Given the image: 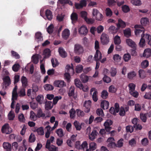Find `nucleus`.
<instances>
[{
	"label": "nucleus",
	"mask_w": 151,
	"mask_h": 151,
	"mask_svg": "<svg viewBox=\"0 0 151 151\" xmlns=\"http://www.w3.org/2000/svg\"><path fill=\"white\" fill-rule=\"evenodd\" d=\"M53 84L55 86L59 88H62L66 86L64 81L60 80H55Z\"/></svg>",
	"instance_id": "12"
},
{
	"label": "nucleus",
	"mask_w": 151,
	"mask_h": 151,
	"mask_svg": "<svg viewBox=\"0 0 151 151\" xmlns=\"http://www.w3.org/2000/svg\"><path fill=\"white\" fill-rule=\"evenodd\" d=\"M79 33L81 35H86L88 32L87 28L85 26H82L78 30Z\"/></svg>",
	"instance_id": "18"
},
{
	"label": "nucleus",
	"mask_w": 151,
	"mask_h": 151,
	"mask_svg": "<svg viewBox=\"0 0 151 151\" xmlns=\"http://www.w3.org/2000/svg\"><path fill=\"white\" fill-rule=\"evenodd\" d=\"M96 148V144L94 142H92L89 144V149L91 150H94Z\"/></svg>",
	"instance_id": "51"
},
{
	"label": "nucleus",
	"mask_w": 151,
	"mask_h": 151,
	"mask_svg": "<svg viewBox=\"0 0 151 151\" xmlns=\"http://www.w3.org/2000/svg\"><path fill=\"white\" fill-rule=\"evenodd\" d=\"M140 22L142 26H146L149 23L148 19L146 17L142 18Z\"/></svg>",
	"instance_id": "33"
},
{
	"label": "nucleus",
	"mask_w": 151,
	"mask_h": 151,
	"mask_svg": "<svg viewBox=\"0 0 151 151\" xmlns=\"http://www.w3.org/2000/svg\"><path fill=\"white\" fill-rule=\"evenodd\" d=\"M70 31L68 29H66L62 32V37L65 40H67L70 35Z\"/></svg>",
	"instance_id": "22"
},
{
	"label": "nucleus",
	"mask_w": 151,
	"mask_h": 151,
	"mask_svg": "<svg viewBox=\"0 0 151 151\" xmlns=\"http://www.w3.org/2000/svg\"><path fill=\"white\" fill-rule=\"evenodd\" d=\"M56 132L58 136L60 137H62L64 135L63 130L62 129H57Z\"/></svg>",
	"instance_id": "53"
},
{
	"label": "nucleus",
	"mask_w": 151,
	"mask_h": 151,
	"mask_svg": "<svg viewBox=\"0 0 151 151\" xmlns=\"http://www.w3.org/2000/svg\"><path fill=\"white\" fill-rule=\"evenodd\" d=\"M121 42L120 37L118 35H116L114 38V43L115 45L120 44Z\"/></svg>",
	"instance_id": "49"
},
{
	"label": "nucleus",
	"mask_w": 151,
	"mask_h": 151,
	"mask_svg": "<svg viewBox=\"0 0 151 151\" xmlns=\"http://www.w3.org/2000/svg\"><path fill=\"white\" fill-rule=\"evenodd\" d=\"M122 9L123 11L125 13H127L130 11V9L129 6L126 5L122 6Z\"/></svg>",
	"instance_id": "56"
},
{
	"label": "nucleus",
	"mask_w": 151,
	"mask_h": 151,
	"mask_svg": "<svg viewBox=\"0 0 151 151\" xmlns=\"http://www.w3.org/2000/svg\"><path fill=\"white\" fill-rule=\"evenodd\" d=\"M75 89V88L74 86H71L69 90L68 94L69 97H72L74 99H76L77 98V96L76 95H75L74 93Z\"/></svg>",
	"instance_id": "17"
},
{
	"label": "nucleus",
	"mask_w": 151,
	"mask_h": 151,
	"mask_svg": "<svg viewBox=\"0 0 151 151\" xmlns=\"http://www.w3.org/2000/svg\"><path fill=\"white\" fill-rule=\"evenodd\" d=\"M144 37H142L139 43V45L140 47H143L145 46V41L143 38Z\"/></svg>",
	"instance_id": "47"
},
{
	"label": "nucleus",
	"mask_w": 151,
	"mask_h": 151,
	"mask_svg": "<svg viewBox=\"0 0 151 151\" xmlns=\"http://www.w3.org/2000/svg\"><path fill=\"white\" fill-rule=\"evenodd\" d=\"M149 65V62L146 60L143 61L141 63V66L142 68L145 69Z\"/></svg>",
	"instance_id": "46"
},
{
	"label": "nucleus",
	"mask_w": 151,
	"mask_h": 151,
	"mask_svg": "<svg viewBox=\"0 0 151 151\" xmlns=\"http://www.w3.org/2000/svg\"><path fill=\"white\" fill-rule=\"evenodd\" d=\"M114 139L113 137H111L108 138L107 142H109L108 144V146L110 147H113L115 146L116 144L114 142Z\"/></svg>",
	"instance_id": "24"
},
{
	"label": "nucleus",
	"mask_w": 151,
	"mask_h": 151,
	"mask_svg": "<svg viewBox=\"0 0 151 151\" xmlns=\"http://www.w3.org/2000/svg\"><path fill=\"white\" fill-rule=\"evenodd\" d=\"M91 103V101L90 100L85 101L84 104V106L85 107L84 111L85 112L88 113L89 112Z\"/></svg>",
	"instance_id": "11"
},
{
	"label": "nucleus",
	"mask_w": 151,
	"mask_h": 151,
	"mask_svg": "<svg viewBox=\"0 0 151 151\" xmlns=\"http://www.w3.org/2000/svg\"><path fill=\"white\" fill-rule=\"evenodd\" d=\"M1 131L3 133L9 134L12 132V129L10 127L8 124L6 123L2 127Z\"/></svg>",
	"instance_id": "2"
},
{
	"label": "nucleus",
	"mask_w": 151,
	"mask_h": 151,
	"mask_svg": "<svg viewBox=\"0 0 151 151\" xmlns=\"http://www.w3.org/2000/svg\"><path fill=\"white\" fill-rule=\"evenodd\" d=\"M44 97L42 95H39L37 97L36 99L38 103L41 104L42 103V101Z\"/></svg>",
	"instance_id": "50"
},
{
	"label": "nucleus",
	"mask_w": 151,
	"mask_h": 151,
	"mask_svg": "<svg viewBox=\"0 0 151 151\" xmlns=\"http://www.w3.org/2000/svg\"><path fill=\"white\" fill-rule=\"evenodd\" d=\"M129 109V107L127 105H124L123 106L120 107L119 114L121 116H124L126 112L128 111Z\"/></svg>",
	"instance_id": "5"
},
{
	"label": "nucleus",
	"mask_w": 151,
	"mask_h": 151,
	"mask_svg": "<svg viewBox=\"0 0 151 151\" xmlns=\"http://www.w3.org/2000/svg\"><path fill=\"white\" fill-rule=\"evenodd\" d=\"M101 42L103 45H106L109 42V38L108 35L103 33L101 37Z\"/></svg>",
	"instance_id": "4"
},
{
	"label": "nucleus",
	"mask_w": 151,
	"mask_h": 151,
	"mask_svg": "<svg viewBox=\"0 0 151 151\" xmlns=\"http://www.w3.org/2000/svg\"><path fill=\"white\" fill-rule=\"evenodd\" d=\"M53 105L52 101H47L45 104V109L47 110L51 109L53 107Z\"/></svg>",
	"instance_id": "31"
},
{
	"label": "nucleus",
	"mask_w": 151,
	"mask_h": 151,
	"mask_svg": "<svg viewBox=\"0 0 151 151\" xmlns=\"http://www.w3.org/2000/svg\"><path fill=\"white\" fill-rule=\"evenodd\" d=\"M139 75L140 78L141 79L144 78L146 76L145 72L144 70L140 69L138 71Z\"/></svg>",
	"instance_id": "36"
},
{
	"label": "nucleus",
	"mask_w": 151,
	"mask_h": 151,
	"mask_svg": "<svg viewBox=\"0 0 151 151\" xmlns=\"http://www.w3.org/2000/svg\"><path fill=\"white\" fill-rule=\"evenodd\" d=\"M83 69V66L81 65H78L76 68V71L77 73H80L82 71Z\"/></svg>",
	"instance_id": "41"
},
{
	"label": "nucleus",
	"mask_w": 151,
	"mask_h": 151,
	"mask_svg": "<svg viewBox=\"0 0 151 151\" xmlns=\"http://www.w3.org/2000/svg\"><path fill=\"white\" fill-rule=\"evenodd\" d=\"M35 38L38 41H41L43 39L42 34L40 32H37L35 34Z\"/></svg>",
	"instance_id": "55"
},
{
	"label": "nucleus",
	"mask_w": 151,
	"mask_h": 151,
	"mask_svg": "<svg viewBox=\"0 0 151 151\" xmlns=\"http://www.w3.org/2000/svg\"><path fill=\"white\" fill-rule=\"evenodd\" d=\"M94 91L92 95V98L94 102H96L98 99V97L97 96L98 92L97 89L95 88H92L90 90V94H92V93Z\"/></svg>",
	"instance_id": "8"
},
{
	"label": "nucleus",
	"mask_w": 151,
	"mask_h": 151,
	"mask_svg": "<svg viewBox=\"0 0 151 151\" xmlns=\"http://www.w3.org/2000/svg\"><path fill=\"white\" fill-rule=\"evenodd\" d=\"M3 82L2 83L3 86V88H4V86L5 87V88H6L7 87L11 84V79L9 77L7 76H5L3 78Z\"/></svg>",
	"instance_id": "9"
},
{
	"label": "nucleus",
	"mask_w": 151,
	"mask_h": 151,
	"mask_svg": "<svg viewBox=\"0 0 151 151\" xmlns=\"http://www.w3.org/2000/svg\"><path fill=\"white\" fill-rule=\"evenodd\" d=\"M135 29V33L136 36L141 35L142 37H144L145 29L144 27L140 25H136L134 26Z\"/></svg>",
	"instance_id": "1"
},
{
	"label": "nucleus",
	"mask_w": 151,
	"mask_h": 151,
	"mask_svg": "<svg viewBox=\"0 0 151 151\" xmlns=\"http://www.w3.org/2000/svg\"><path fill=\"white\" fill-rule=\"evenodd\" d=\"M108 93L105 90H103L101 93V96L104 99H106L108 96Z\"/></svg>",
	"instance_id": "52"
},
{
	"label": "nucleus",
	"mask_w": 151,
	"mask_h": 151,
	"mask_svg": "<svg viewBox=\"0 0 151 151\" xmlns=\"http://www.w3.org/2000/svg\"><path fill=\"white\" fill-rule=\"evenodd\" d=\"M124 36L127 37H129L131 35V29L129 28H127L124 31Z\"/></svg>",
	"instance_id": "37"
},
{
	"label": "nucleus",
	"mask_w": 151,
	"mask_h": 151,
	"mask_svg": "<svg viewBox=\"0 0 151 151\" xmlns=\"http://www.w3.org/2000/svg\"><path fill=\"white\" fill-rule=\"evenodd\" d=\"M75 84L76 86L80 88L81 89H83V91L85 92L87 91L88 90V88H86L85 90L84 89L85 88L83 87V85L80 80L78 78H76L74 80Z\"/></svg>",
	"instance_id": "7"
},
{
	"label": "nucleus",
	"mask_w": 151,
	"mask_h": 151,
	"mask_svg": "<svg viewBox=\"0 0 151 151\" xmlns=\"http://www.w3.org/2000/svg\"><path fill=\"white\" fill-rule=\"evenodd\" d=\"M96 113L99 116H101L104 117V116L103 111L101 109H97L96 111Z\"/></svg>",
	"instance_id": "54"
},
{
	"label": "nucleus",
	"mask_w": 151,
	"mask_h": 151,
	"mask_svg": "<svg viewBox=\"0 0 151 151\" xmlns=\"http://www.w3.org/2000/svg\"><path fill=\"white\" fill-rule=\"evenodd\" d=\"M137 75V73L136 71H132L128 73L127 77L129 79L132 80L134 79L136 77Z\"/></svg>",
	"instance_id": "16"
},
{
	"label": "nucleus",
	"mask_w": 151,
	"mask_h": 151,
	"mask_svg": "<svg viewBox=\"0 0 151 151\" xmlns=\"http://www.w3.org/2000/svg\"><path fill=\"white\" fill-rule=\"evenodd\" d=\"M32 62L35 64H37L39 62L38 57L35 55L32 56Z\"/></svg>",
	"instance_id": "62"
},
{
	"label": "nucleus",
	"mask_w": 151,
	"mask_h": 151,
	"mask_svg": "<svg viewBox=\"0 0 151 151\" xmlns=\"http://www.w3.org/2000/svg\"><path fill=\"white\" fill-rule=\"evenodd\" d=\"M72 66L69 65H67L65 67V71L71 75H73L74 73V70L73 67V65L71 64Z\"/></svg>",
	"instance_id": "15"
},
{
	"label": "nucleus",
	"mask_w": 151,
	"mask_h": 151,
	"mask_svg": "<svg viewBox=\"0 0 151 151\" xmlns=\"http://www.w3.org/2000/svg\"><path fill=\"white\" fill-rule=\"evenodd\" d=\"M20 65L19 64H14L12 67L13 70L14 72H17L19 68Z\"/></svg>",
	"instance_id": "60"
},
{
	"label": "nucleus",
	"mask_w": 151,
	"mask_h": 151,
	"mask_svg": "<svg viewBox=\"0 0 151 151\" xmlns=\"http://www.w3.org/2000/svg\"><path fill=\"white\" fill-rule=\"evenodd\" d=\"M119 29H117V27L116 28L115 26H111L109 27V31L110 33L114 34L116 33Z\"/></svg>",
	"instance_id": "27"
},
{
	"label": "nucleus",
	"mask_w": 151,
	"mask_h": 151,
	"mask_svg": "<svg viewBox=\"0 0 151 151\" xmlns=\"http://www.w3.org/2000/svg\"><path fill=\"white\" fill-rule=\"evenodd\" d=\"M112 124L113 122L110 119H107L104 123V125L106 132H109L112 129V127H110V126Z\"/></svg>",
	"instance_id": "6"
},
{
	"label": "nucleus",
	"mask_w": 151,
	"mask_h": 151,
	"mask_svg": "<svg viewBox=\"0 0 151 151\" xmlns=\"http://www.w3.org/2000/svg\"><path fill=\"white\" fill-rule=\"evenodd\" d=\"M84 51L83 47L80 45L76 44L74 46V52L77 55L82 54Z\"/></svg>",
	"instance_id": "3"
},
{
	"label": "nucleus",
	"mask_w": 151,
	"mask_h": 151,
	"mask_svg": "<svg viewBox=\"0 0 151 151\" xmlns=\"http://www.w3.org/2000/svg\"><path fill=\"white\" fill-rule=\"evenodd\" d=\"M110 73L111 76H115L116 75L117 73V70L116 68L113 67L111 68Z\"/></svg>",
	"instance_id": "63"
},
{
	"label": "nucleus",
	"mask_w": 151,
	"mask_h": 151,
	"mask_svg": "<svg viewBox=\"0 0 151 151\" xmlns=\"http://www.w3.org/2000/svg\"><path fill=\"white\" fill-rule=\"evenodd\" d=\"M43 55H44V59L47 58L51 55V51L49 49L46 48L43 51Z\"/></svg>",
	"instance_id": "23"
},
{
	"label": "nucleus",
	"mask_w": 151,
	"mask_h": 151,
	"mask_svg": "<svg viewBox=\"0 0 151 151\" xmlns=\"http://www.w3.org/2000/svg\"><path fill=\"white\" fill-rule=\"evenodd\" d=\"M51 61L52 65L53 67H55L58 65L59 63L56 58H52L51 59Z\"/></svg>",
	"instance_id": "45"
},
{
	"label": "nucleus",
	"mask_w": 151,
	"mask_h": 151,
	"mask_svg": "<svg viewBox=\"0 0 151 151\" xmlns=\"http://www.w3.org/2000/svg\"><path fill=\"white\" fill-rule=\"evenodd\" d=\"M70 19L72 21V23L74 24L78 20V14L76 12H73L70 15Z\"/></svg>",
	"instance_id": "19"
},
{
	"label": "nucleus",
	"mask_w": 151,
	"mask_h": 151,
	"mask_svg": "<svg viewBox=\"0 0 151 151\" xmlns=\"http://www.w3.org/2000/svg\"><path fill=\"white\" fill-rule=\"evenodd\" d=\"M4 148L6 151H11L12 146L11 145L9 142H4L3 145Z\"/></svg>",
	"instance_id": "25"
},
{
	"label": "nucleus",
	"mask_w": 151,
	"mask_h": 151,
	"mask_svg": "<svg viewBox=\"0 0 151 151\" xmlns=\"http://www.w3.org/2000/svg\"><path fill=\"white\" fill-rule=\"evenodd\" d=\"M140 116L141 119L143 122H146L147 118L145 114L141 113L140 114Z\"/></svg>",
	"instance_id": "59"
},
{
	"label": "nucleus",
	"mask_w": 151,
	"mask_h": 151,
	"mask_svg": "<svg viewBox=\"0 0 151 151\" xmlns=\"http://www.w3.org/2000/svg\"><path fill=\"white\" fill-rule=\"evenodd\" d=\"M101 58V54L98 50H97L94 57V60L96 61H100Z\"/></svg>",
	"instance_id": "20"
},
{
	"label": "nucleus",
	"mask_w": 151,
	"mask_h": 151,
	"mask_svg": "<svg viewBox=\"0 0 151 151\" xmlns=\"http://www.w3.org/2000/svg\"><path fill=\"white\" fill-rule=\"evenodd\" d=\"M98 133L97 131L93 130L91 132L89 136V139L91 140H93L95 139Z\"/></svg>",
	"instance_id": "28"
},
{
	"label": "nucleus",
	"mask_w": 151,
	"mask_h": 151,
	"mask_svg": "<svg viewBox=\"0 0 151 151\" xmlns=\"http://www.w3.org/2000/svg\"><path fill=\"white\" fill-rule=\"evenodd\" d=\"M54 26L52 24H50L47 28V31L49 34L53 32V31Z\"/></svg>",
	"instance_id": "57"
},
{
	"label": "nucleus",
	"mask_w": 151,
	"mask_h": 151,
	"mask_svg": "<svg viewBox=\"0 0 151 151\" xmlns=\"http://www.w3.org/2000/svg\"><path fill=\"white\" fill-rule=\"evenodd\" d=\"M86 0H81L79 3H75V6L76 9H80L86 6Z\"/></svg>",
	"instance_id": "10"
},
{
	"label": "nucleus",
	"mask_w": 151,
	"mask_h": 151,
	"mask_svg": "<svg viewBox=\"0 0 151 151\" xmlns=\"http://www.w3.org/2000/svg\"><path fill=\"white\" fill-rule=\"evenodd\" d=\"M37 116L38 118H40L42 117V119H45L46 117L48 116H46L45 114V113H43L41 109H40L38 110L37 114Z\"/></svg>",
	"instance_id": "30"
},
{
	"label": "nucleus",
	"mask_w": 151,
	"mask_h": 151,
	"mask_svg": "<svg viewBox=\"0 0 151 151\" xmlns=\"http://www.w3.org/2000/svg\"><path fill=\"white\" fill-rule=\"evenodd\" d=\"M37 115H36L33 111H31L30 116L31 120L33 121H35L37 119Z\"/></svg>",
	"instance_id": "43"
},
{
	"label": "nucleus",
	"mask_w": 151,
	"mask_h": 151,
	"mask_svg": "<svg viewBox=\"0 0 151 151\" xmlns=\"http://www.w3.org/2000/svg\"><path fill=\"white\" fill-rule=\"evenodd\" d=\"M44 89L46 91H51L53 90L54 87V86L51 84H46L44 86Z\"/></svg>",
	"instance_id": "39"
},
{
	"label": "nucleus",
	"mask_w": 151,
	"mask_h": 151,
	"mask_svg": "<svg viewBox=\"0 0 151 151\" xmlns=\"http://www.w3.org/2000/svg\"><path fill=\"white\" fill-rule=\"evenodd\" d=\"M80 78L81 81L83 83H86L88 80V77L84 74H82Z\"/></svg>",
	"instance_id": "35"
},
{
	"label": "nucleus",
	"mask_w": 151,
	"mask_h": 151,
	"mask_svg": "<svg viewBox=\"0 0 151 151\" xmlns=\"http://www.w3.org/2000/svg\"><path fill=\"white\" fill-rule=\"evenodd\" d=\"M101 107L103 109H108L109 106V102L106 100H103L101 103Z\"/></svg>",
	"instance_id": "21"
},
{
	"label": "nucleus",
	"mask_w": 151,
	"mask_h": 151,
	"mask_svg": "<svg viewBox=\"0 0 151 151\" xmlns=\"http://www.w3.org/2000/svg\"><path fill=\"white\" fill-rule=\"evenodd\" d=\"M131 3L133 5L136 6H140L142 3L140 0H131Z\"/></svg>",
	"instance_id": "38"
},
{
	"label": "nucleus",
	"mask_w": 151,
	"mask_h": 151,
	"mask_svg": "<svg viewBox=\"0 0 151 151\" xmlns=\"http://www.w3.org/2000/svg\"><path fill=\"white\" fill-rule=\"evenodd\" d=\"M151 55V49L150 48L145 49L143 54V56L146 58H149Z\"/></svg>",
	"instance_id": "26"
},
{
	"label": "nucleus",
	"mask_w": 151,
	"mask_h": 151,
	"mask_svg": "<svg viewBox=\"0 0 151 151\" xmlns=\"http://www.w3.org/2000/svg\"><path fill=\"white\" fill-rule=\"evenodd\" d=\"M60 56L63 58H65L67 56V53L62 48H59L58 50Z\"/></svg>",
	"instance_id": "34"
},
{
	"label": "nucleus",
	"mask_w": 151,
	"mask_h": 151,
	"mask_svg": "<svg viewBox=\"0 0 151 151\" xmlns=\"http://www.w3.org/2000/svg\"><path fill=\"white\" fill-rule=\"evenodd\" d=\"M34 132H37L38 134L40 135H42L44 134L43 128L42 127L39 128L37 129H35L34 130Z\"/></svg>",
	"instance_id": "40"
},
{
	"label": "nucleus",
	"mask_w": 151,
	"mask_h": 151,
	"mask_svg": "<svg viewBox=\"0 0 151 151\" xmlns=\"http://www.w3.org/2000/svg\"><path fill=\"white\" fill-rule=\"evenodd\" d=\"M35 140V135L34 134H31L29 138V141L30 142H33Z\"/></svg>",
	"instance_id": "64"
},
{
	"label": "nucleus",
	"mask_w": 151,
	"mask_h": 151,
	"mask_svg": "<svg viewBox=\"0 0 151 151\" xmlns=\"http://www.w3.org/2000/svg\"><path fill=\"white\" fill-rule=\"evenodd\" d=\"M45 15L48 20H50L52 18V13L49 9H47L45 11Z\"/></svg>",
	"instance_id": "32"
},
{
	"label": "nucleus",
	"mask_w": 151,
	"mask_h": 151,
	"mask_svg": "<svg viewBox=\"0 0 151 151\" xmlns=\"http://www.w3.org/2000/svg\"><path fill=\"white\" fill-rule=\"evenodd\" d=\"M22 86L23 88H26L28 85L27 79L25 76H22L21 78Z\"/></svg>",
	"instance_id": "29"
},
{
	"label": "nucleus",
	"mask_w": 151,
	"mask_h": 151,
	"mask_svg": "<svg viewBox=\"0 0 151 151\" xmlns=\"http://www.w3.org/2000/svg\"><path fill=\"white\" fill-rule=\"evenodd\" d=\"M47 149H48V151H58V147L55 146L51 145V146L48 147Z\"/></svg>",
	"instance_id": "48"
},
{
	"label": "nucleus",
	"mask_w": 151,
	"mask_h": 151,
	"mask_svg": "<svg viewBox=\"0 0 151 151\" xmlns=\"http://www.w3.org/2000/svg\"><path fill=\"white\" fill-rule=\"evenodd\" d=\"M129 94L134 98H137L139 96V93L136 91H133L129 92Z\"/></svg>",
	"instance_id": "58"
},
{
	"label": "nucleus",
	"mask_w": 151,
	"mask_h": 151,
	"mask_svg": "<svg viewBox=\"0 0 151 151\" xmlns=\"http://www.w3.org/2000/svg\"><path fill=\"white\" fill-rule=\"evenodd\" d=\"M116 26L117 29H119L120 28H124L126 26V24L122 19H119L118 20V23L116 24Z\"/></svg>",
	"instance_id": "13"
},
{
	"label": "nucleus",
	"mask_w": 151,
	"mask_h": 151,
	"mask_svg": "<svg viewBox=\"0 0 151 151\" xmlns=\"http://www.w3.org/2000/svg\"><path fill=\"white\" fill-rule=\"evenodd\" d=\"M80 14L81 17L84 20L87 18V12L85 11H82L80 12Z\"/></svg>",
	"instance_id": "61"
},
{
	"label": "nucleus",
	"mask_w": 151,
	"mask_h": 151,
	"mask_svg": "<svg viewBox=\"0 0 151 151\" xmlns=\"http://www.w3.org/2000/svg\"><path fill=\"white\" fill-rule=\"evenodd\" d=\"M126 42L127 45L132 48L135 49L137 45L135 43L130 39H127L126 40Z\"/></svg>",
	"instance_id": "14"
},
{
	"label": "nucleus",
	"mask_w": 151,
	"mask_h": 151,
	"mask_svg": "<svg viewBox=\"0 0 151 151\" xmlns=\"http://www.w3.org/2000/svg\"><path fill=\"white\" fill-rule=\"evenodd\" d=\"M105 13L107 17H110L113 14V12L109 8H106L105 10Z\"/></svg>",
	"instance_id": "42"
},
{
	"label": "nucleus",
	"mask_w": 151,
	"mask_h": 151,
	"mask_svg": "<svg viewBox=\"0 0 151 151\" xmlns=\"http://www.w3.org/2000/svg\"><path fill=\"white\" fill-rule=\"evenodd\" d=\"M128 86L129 88V92L134 91L136 85L133 83H130L128 85Z\"/></svg>",
	"instance_id": "44"
}]
</instances>
